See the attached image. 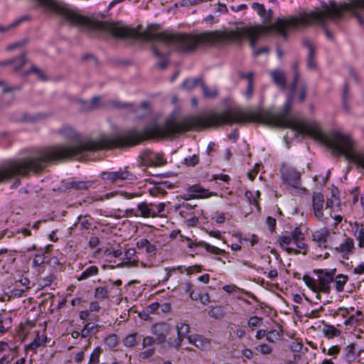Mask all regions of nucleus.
Segmentation results:
<instances>
[{"instance_id":"1","label":"nucleus","mask_w":364,"mask_h":364,"mask_svg":"<svg viewBox=\"0 0 364 364\" xmlns=\"http://www.w3.org/2000/svg\"><path fill=\"white\" fill-rule=\"evenodd\" d=\"M50 10L70 26H77L87 33H97L98 35L108 33L115 38H135L155 43L152 46V51L154 56L159 58L157 65L161 69L167 66L170 48L188 53L199 46L221 48L235 41L249 38L250 46L254 48L257 40L265 32L263 26H257L237 28L235 30L205 31L198 34L173 33L168 31L158 32L157 25H151L140 32L118 23L94 20L57 1Z\"/></svg>"},{"instance_id":"2","label":"nucleus","mask_w":364,"mask_h":364,"mask_svg":"<svg viewBox=\"0 0 364 364\" xmlns=\"http://www.w3.org/2000/svg\"><path fill=\"white\" fill-rule=\"evenodd\" d=\"M186 117L176 121L173 116L164 124L152 120L141 130L129 129L113 136L101 135L95 139L80 140V136L70 127H63L58 133L74 145L58 144L39 149L32 156L8 161L0 168V183L15 176H27L43 171L48 164L70 159L87 151L131 147L145 140L164 139L188 132Z\"/></svg>"},{"instance_id":"3","label":"nucleus","mask_w":364,"mask_h":364,"mask_svg":"<svg viewBox=\"0 0 364 364\" xmlns=\"http://www.w3.org/2000/svg\"><path fill=\"white\" fill-rule=\"evenodd\" d=\"M306 92H289L281 112L274 113L264 109H247L238 107L228 108L222 112L208 111L200 114L186 117L188 131L202 130L218 127L224 124L257 122L264 124L290 128L300 134L309 135L328 146L335 156L343 155L346 160L356 165L364 159V153L353 150L351 138L338 132L328 134L306 121L288 118L291 107L306 100Z\"/></svg>"},{"instance_id":"4","label":"nucleus","mask_w":364,"mask_h":364,"mask_svg":"<svg viewBox=\"0 0 364 364\" xmlns=\"http://www.w3.org/2000/svg\"><path fill=\"white\" fill-rule=\"evenodd\" d=\"M321 9L300 12L298 16H291L288 18H277L269 26V28L280 35L283 38H288L287 28L299 29L306 27L318 26L323 28L326 37L333 40V33L327 28V20L333 21L341 18L343 11L349 9L356 17L359 23L364 26V20L360 16L359 10H364V0H356L349 8L348 4L338 5L334 1L328 4H322Z\"/></svg>"},{"instance_id":"5","label":"nucleus","mask_w":364,"mask_h":364,"mask_svg":"<svg viewBox=\"0 0 364 364\" xmlns=\"http://www.w3.org/2000/svg\"><path fill=\"white\" fill-rule=\"evenodd\" d=\"M314 273L317 274V279L305 274L303 277V281L305 284L314 292L317 293V297L319 293L330 294L331 290V284L333 282L336 269H314Z\"/></svg>"},{"instance_id":"6","label":"nucleus","mask_w":364,"mask_h":364,"mask_svg":"<svg viewBox=\"0 0 364 364\" xmlns=\"http://www.w3.org/2000/svg\"><path fill=\"white\" fill-rule=\"evenodd\" d=\"M304 235L302 232L301 228L299 227H296L289 235H282L279 237V245L289 255L291 254H299L301 253L300 250H298L294 247H288L291 242H293L296 248L300 250H306L307 245L304 242ZM306 250H305L303 254H306Z\"/></svg>"},{"instance_id":"7","label":"nucleus","mask_w":364,"mask_h":364,"mask_svg":"<svg viewBox=\"0 0 364 364\" xmlns=\"http://www.w3.org/2000/svg\"><path fill=\"white\" fill-rule=\"evenodd\" d=\"M280 173L284 183L294 187L299 188L300 186L301 173L295 168L285 164H282L280 167Z\"/></svg>"},{"instance_id":"8","label":"nucleus","mask_w":364,"mask_h":364,"mask_svg":"<svg viewBox=\"0 0 364 364\" xmlns=\"http://www.w3.org/2000/svg\"><path fill=\"white\" fill-rule=\"evenodd\" d=\"M355 246L354 240L350 237H345L343 240L336 247L334 251L339 255L343 259L348 260L354 254Z\"/></svg>"},{"instance_id":"9","label":"nucleus","mask_w":364,"mask_h":364,"mask_svg":"<svg viewBox=\"0 0 364 364\" xmlns=\"http://www.w3.org/2000/svg\"><path fill=\"white\" fill-rule=\"evenodd\" d=\"M151 333L156 339V344H163L166 342L167 336L173 331V328L164 322L154 324L151 328Z\"/></svg>"},{"instance_id":"10","label":"nucleus","mask_w":364,"mask_h":364,"mask_svg":"<svg viewBox=\"0 0 364 364\" xmlns=\"http://www.w3.org/2000/svg\"><path fill=\"white\" fill-rule=\"evenodd\" d=\"M101 178L107 181L110 183H114L117 181H124L129 180L133 181L136 178V176L131 172L127 170H119V171H112V172H102L101 173Z\"/></svg>"},{"instance_id":"11","label":"nucleus","mask_w":364,"mask_h":364,"mask_svg":"<svg viewBox=\"0 0 364 364\" xmlns=\"http://www.w3.org/2000/svg\"><path fill=\"white\" fill-rule=\"evenodd\" d=\"M187 339L190 343L194 345L200 350L208 351L211 348V340L203 335L195 334L188 336Z\"/></svg>"},{"instance_id":"12","label":"nucleus","mask_w":364,"mask_h":364,"mask_svg":"<svg viewBox=\"0 0 364 364\" xmlns=\"http://www.w3.org/2000/svg\"><path fill=\"white\" fill-rule=\"evenodd\" d=\"M324 197L321 193H314L312 196V208L314 216L321 220L323 215Z\"/></svg>"},{"instance_id":"13","label":"nucleus","mask_w":364,"mask_h":364,"mask_svg":"<svg viewBox=\"0 0 364 364\" xmlns=\"http://www.w3.org/2000/svg\"><path fill=\"white\" fill-rule=\"evenodd\" d=\"M183 87L186 90L208 91V87L201 77L186 80L183 83Z\"/></svg>"},{"instance_id":"14","label":"nucleus","mask_w":364,"mask_h":364,"mask_svg":"<svg viewBox=\"0 0 364 364\" xmlns=\"http://www.w3.org/2000/svg\"><path fill=\"white\" fill-rule=\"evenodd\" d=\"M138 218H156V214L154 212V203H147L141 202L137 204Z\"/></svg>"},{"instance_id":"15","label":"nucleus","mask_w":364,"mask_h":364,"mask_svg":"<svg viewBox=\"0 0 364 364\" xmlns=\"http://www.w3.org/2000/svg\"><path fill=\"white\" fill-rule=\"evenodd\" d=\"M303 43L304 46H306L309 50L307 56V67L311 70H314L316 68V62L315 60L316 50L314 44L309 39L304 40Z\"/></svg>"},{"instance_id":"16","label":"nucleus","mask_w":364,"mask_h":364,"mask_svg":"<svg viewBox=\"0 0 364 364\" xmlns=\"http://www.w3.org/2000/svg\"><path fill=\"white\" fill-rule=\"evenodd\" d=\"M330 232L328 228H323L315 231L313 235V240L318 243L320 247H326L327 239L329 237Z\"/></svg>"},{"instance_id":"17","label":"nucleus","mask_w":364,"mask_h":364,"mask_svg":"<svg viewBox=\"0 0 364 364\" xmlns=\"http://www.w3.org/2000/svg\"><path fill=\"white\" fill-rule=\"evenodd\" d=\"M172 188V185L168 181H161L156 183L152 188H149V193L152 196H157L159 195H165L166 193V188Z\"/></svg>"},{"instance_id":"18","label":"nucleus","mask_w":364,"mask_h":364,"mask_svg":"<svg viewBox=\"0 0 364 364\" xmlns=\"http://www.w3.org/2000/svg\"><path fill=\"white\" fill-rule=\"evenodd\" d=\"M146 156L148 158V162L151 166H159L164 165L166 161L164 159V156L161 154H154L151 151H146L145 152Z\"/></svg>"},{"instance_id":"19","label":"nucleus","mask_w":364,"mask_h":364,"mask_svg":"<svg viewBox=\"0 0 364 364\" xmlns=\"http://www.w3.org/2000/svg\"><path fill=\"white\" fill-rule=\"evenodd\" d=\"M93 182L90 181H72L65 183V188H73L77 191L87 190L93 186Z\"/></svg>"},{"instance_id":"20","label":"nucleus","mask_w":364,"mask_h":364,"mask_svg":"<svg viewBox=\"0 0 364 364\" xmlns=\"http://www.w3.org/2000/svg\"><path fill=\"white\" fill-rule=\"evenodd\" d=\"M15 257L11 250L6 248L0 250V267L4 269L6 264L13 263Z\"/></svg>"},{"instance_id":"21","label":"nucleus","mask_w":364,"mask_h":364,"mask_svg":"<svg viewBox=\"0 0 364 364\" xmlns=\"http://www.w3.org/2000/svg\"><path fill=\"white\" fill-rule=\"evenodd\" d=\"M272 80L279 88L285 89L286 87V75L285 73L280 70H275L270 72Z\"/></svg>"},{"instance_id":"22","label":"nucleus","mask_w":364,"mask_h":364,"mask_svg":"<svg viewBox=\"0 0 364 364\" xmlns=\"http://www.w3.org/2000/svg\"><path fill=\"white\" fill-rule=\"evenodd\" d=\"M136 254V250L134 247L129 248L125 252V261L119 264V267L126 266L128 267H136L138 264V260L132 259V257Z\"/></svg>"},{"instance_id":"23","label":"nucleus","mask_w":364,"mask_h":364,"mask_svg":"<svg viewBox=\"0 0 364 364\" xmlns=\"http://www.w3.org/2000/svg\"><path fill=\"white\" fill-rule=\"evenodd\" d=\"M322 333L328 339H331L340 336L341 331L333 325L324 324Z\"/></svg>"},{"instance_id":"24","label":"nucleus","mask_w":364,"mask_h":364,"mask_svg":"<svg viewBox=\"0 0 364 364\" xmlns=\"http://www.w3.org/2000/svg\"><path fill=\"white\" fill-rule=\"evenodd\" d=\"M354 236L358 242V247L364 248V228L363 225L355 222L354 224Z\"/></svg>"},{"instance_id":"25","label":"nucleus","mask_w":364,"mask_h":364,"mask_svg":"<svg viewBox=\"0 0 364 364\" xmlns=\"http://www.w3.org/2000/svg\"><path fill=\"white\" fill-rule=\"evenodd\" d=\"M100 100L99 97H95L90 102L79 100L77 102L82 106L81 109L82 111H88L97 108L99 105Z\"/></svg>"},{"instance_id":"26","label":"nucleus","mask_w":364,"mask_h":364,"mask_svg":"<svg viewBox=\"0 0 364 364\" xmlns=\"http://www.w3.org/2000/svg\"><path fill=\"white\" fill-rule=\"evenodd\" d=\"M348 281V277L346 274H340L338 275L335 274L334 280L335 288L338 292H341L344 289V286Z\"/></svg>"},{"instance_id":"27","label":"nucleus","mask_w":364,"mask_h":364,"mask_svg":"<svg viewBox=\"0 0 364 364\" xmlns=\"http://www.w3.org/2000/svg\"><path fill=\"white\" fill-rule=\"evenodd\" d=\"M99 269L97 266H90L87 267L82 273L77 278L78 281L87 279L93 276L97 275Z\"/></svg>"},{"instance_id":"28","label":"nucleus","mask_w":364,"mask_h":364,"mask_svg":"<svg viewBox=\"0 0 364 364\" xmlns=\"http://www.w3.org/2000/svg\"><path fill=\"white\" fill-rule=\"evenodd\" d=\"M35 74L39 80H46L47 79L46 75L43 70L40 69L35 65H32L30 70L23 71V75H28L29 74Z\"/></svg>"},{"instance_id":"29","label":"nucleus","mask_w":364,"mask_h":364,"mask_svg":"<svg viewBox=\"0 0 364 364\" xmlns=\"http://www.w3.org/2000/svg\"><path fill=\"white\" fill-rule=\"evenodd\" d=\"M26 61V55L25 53L21 55L18 58L11 60V64L14 65V70L16 72L21 71Z\"/></svg>"},{"instance_id":"30","label":"nucleus","mask_w":364,"mask_h":364,"mask_svg":"<svg viewBox=\"0 0 364 364\" xmlns=\"http://www.w3.org/2000/svg\"><path fill=\"white\" fill-rule=\"evenodd\" d=\"M94 296L98 300H105L109 297V291L106 287H99L95 288Z\"/></svg>"},{"instance_id":"31","label":"nucleus","mask_w":364,"mask_h":364,"mask_svg":"<svg viewBox=\"0 0 364 364\" xmlns=\"http://www.w3.org/2000/svg\"><path fill=\"white\" fill-rule=\"evenodd\" d=\"M200 244L201 245V247H204L208 252L214 255H221L225 252L223 250H221L215 246L211 245L204 241H200Z\"/></svg>"},{"instance_id":"32","label":"nucleus","mask_w":364,"mask_h":364,"mask_svg":"<svg viewBox=\"0 0 364 364\" xmlns=\"http://www.w3.org/2000/svg\"><path fill=\"white\" fill-rule=\"evenodd\" d=\"M137 336H138L137 333L128 334L123 339L124 346L126 347H129V348L134 347L137 343V341H136Z\"/></svg>"},{"instance_id":"33","label":"nucleus","mask_w":364,"mask_h":364,"mask_svg":"<svg viewBox=\"0 0 364 364\" xmlns=\"http://www.w3.org/2000/svg\"><path fill=\"white\" fill-rule=\"evenodd\" d=\"M282 336V331L271 330L267 331V340L271 343H274L279 340Z\"/></svg>"},{"instance_id":"34","label":"nucleus","mask_w":364,"mask_h":364,"mask_svg":"<svg viewBox=\"0 0 364 364\" xmlns=\"http://www.w3.org/2000/svg\"><path fill=\"white\" fill-rule=\"evenodd\" d=\"M97 325L91 324L90 323H86L82 331H80L81 338H87L90 333L97 328Z\"/></svg>"},{"instance_id":"35","label":"nucleus","mask_w":364,"mask_h":364,"mask_svg":"<svg viewBox=\"0 0 364 364\" xmlns=\"http://www.w3.org/2000/svg\"><path fill=\"white\" fill-rule=\"evenodd\" d=\"M102 350L100 347L95 348L90 354L87 364H98Z\"/></svg>"},{"instance_id":"36","label":"nucleus","mask_w":364,"mask_h":364,"mask_svg":"<svg viewBox=\"0 0 364 364\" xmlns=\"http://www.w3.org/2000/svg\"><path fill=\"white\" fill-rule=\"evenodd\" d=\"M238 75H239L240 77H241V78L247 79V87L246 91H252L253 89V82H252L253 73L250 72L248 73H245L242 72H239Z\"/></svg>"},{"instance_id":"37","label":"nucleus","mask_w":364,"mask_h":364,"mask_svg":"<svg viewBox=\"0 0 364 364\" xmlns=\"http://www.w3.org/2000/svg\"><path fill=\"white\" fill-rule=\"evenodd\" d=\"M183 164L187 166H195L199 163V157L196 154L189 156L183 159Z\"/></svg>"},{"instance_id":"38","label":"nucleus","mask_w":364,"mask_h":364,"mask_svg":"<svg viewBox=\"0 0 364 364\" xmlns=\"http://www.w3.org/2000/svg\"><path fill=\"white\" fill-rule=\"evenodd\" d=\"M26 19H27L26 17H22L20 19L16 20V21L8 26H0V33H6L10 31L11 29L18 26L22 21H23Z\"/></svg>"},{"instance_id":"39","label":"nucleus","mask_w":364,"mask_h":364,"mask_svg":"<svg viewBox=\"0 0 364 364\" xmlns=\"http://www.w3.org/2000/svg\"><path fill=\"white\" fill-rule=\"evenodd\" d=\"M105 343L110 348H114L118 344V338L116 334H110L105 338Z\"/></svg>"},{"instance_id":"40","label":"nucleus","mask_w":364,"mask_h":364,"mask_svg":"<svg viewBox=\"0 0 364 364\" xmlns=\"http://www.w3.org/2000/svg\"><path fill=\"white\" fill-rule=\"evenodd\" d=\"M321 350L323 353L332 355L333 358H336L341 351V347L338 346H331L328 350H326V348L323 347Z\"/></svg>"},{"instance_id":"41","label":"nucleus","mask_w":364,"mask_h":364,"mask_svg":"<svg viewBox=\"0 0 364 364\" xmlns=\"http://www.w3.org/2000/svg\"><path fill=\"white\" fill-rule=\"evenodd\" d=\"M208 315L214 318H220L223 315V309L221 306L213 307L208 311Z\"/></svg>"},{"instance_id":"42","label":"nucleus","mask_w":364,"mask_h":364,"mask_svg":"<svg viewBox=\"0 0 364 364\" xmlns=\"http://www.w3.org/2000/svg\"><path fill=\"white\" fill-rule=\"evenodd\" d=\"M255 348L257 351L264 355L270 354L273 350L272 348L266 343L259 345Z\"/></svg>"},{"instance_id":"43","label":"nucleus","mask_w":364,"mask_h":364,"mask_svg":"<svg viewBox=\"0 0 364 364\" xmlns=\"http://www.w3.org/2000/svg\"><path fill=\"white\" fill-rule=\"evenodd\" d=\"M45 255L44 254H38L35 255L32 261L33 267H40L45 262Z\"/></svg>"},{"instance_id":"44","label":"nucleus","mask_w":364,"mask_h":364,"mask_svg":"<svg viewBox=\"0 0 364 364\" xmlns=\"http://www.w3.org/2000/svg\"><path fill=\"white\" fill-rule=\"evenodd\" d=\"M176 331L177 333H182L187 336L190 331V326L186 323H180L176 326Z\"/></svg>"},{"instance_id":"45","label":"nucleus","mask_w":364,"mask_h":364,"mask_svg":"<svg viewBox=\"0 0 364 364\" xmlns=\"http://www.w3.org/2000/svg\"><path fill=\"white\" fill-rule=\"evenodd\" d=\"M3 352H8L7 354H14L16 353L15 348H11L8 343L0 341V353Z\"/></svg>"},{"instance_id":"46","label":"nucleus","mask_w":364,"mask_h":364,"mask_svg":"<svg viewBox=\"0 0 364 364\" xmlns=\"http://www.w3.org/2000/svg\"><path fill=\"white\" fill-rule=\"evenodd\" d=\"M262 318L258 316H252L248 319L247 325L249 327L253 328L258 326L262 322Z\"/></svg>"},{"instance_id":"47","label":"nucleus","mask_w":364,"mask_h":364,"mask_svg":"<svg viewBox=\"0 0 364 364\" xmlns=\"http://www.w3.org/2000/svg\"><path fill=\"white\" fill-rule=\"evenodd\" d=\"M156 343V339L152 336H146L143 338L142 346L143 348L153 346Z\"/></svg>"},{"instance_id":"48","label":"nucleus","mask_w":364,"mask_h":364,"mask_svg":"<svg viewBox=\"0 0 364 364\" xmlns=\"http://www.w3.org/2000/svg\"><path fill=\"white\" fill-rule=\"evenodd\" d=\"M294 79L292 82V89H296V85L298 83L299 79V66L297 63L294 64Z\"/></svg>"},{"instance_id":"49","label":"nucleus","mask_w":364,"mask_h":364,"mask_svg":"<svg viewBox=\"0 0 364 364\" xmlns=\"http://www.w3.org/2000/svg\"><path fill=\"white\" fill-rule=\"evenodd\" d=\"M166 204L164 203H161L157 205L154 204V212L156 214V218L157 216H162L161 215V213H163L165 210Z\"/></svg>"},{"instance_id":"50","label":"nucleus","mask_w":364,"mask_h":364,"mask_svg":"<svg viewBox=\"0 0 364 364\" xmlns=\"http://www.w3.org/2000/svg\"><path fill=\"white\" fill-rule=\"evenodd\" d=\"M15 357L16 353L14 354H5L0 358V364H9Z\"/></svg>"},{"instance_id":"51","label":"nucleus","mask_w":364,"mask_h":364,"mask_svg":"<svg viewBox=\"0 0 364 364\" xmlns=\"http://www.w3.org/2000/svg\"><path fill=\"white\" fill-rule=\"evenodd\" d=\"M266 224L270 232H274L276 226V220L274 218L268 216L266 219Z\"/></svg>"},{"instance_id":"52","label":"nucleus","mask_w":364,"mask_h":364,"mask_svg":"<svg viewBox=\"0 0 364 364\" xmlns=\"http://www.w3.org/2000/svg\"><path fill=\"white\" fill-rule=\"evenodd\" d=\"M46 340H41L40 338H36L33 342H31L28 347L31 349H36L38 347H40L46 343Z\"/></svg>"},{"instance_id":"53","label":"nucleus","mask_w":364,"mask_h":364,"mask_svg":"<svg viewBox=\"0 0 364 364\" xmlns=\"http://www.w3.org/2000/svg\"><path fill=\"white\" fill-rule=\"evenodd\" d=\"M154 349L149 348L139 353V357L141 360H146L154 354Z\"/></svg>"},{"instance_id":"54","label":"nucleus","mask_w":364,"mask_h":364,"mask_svg":"<svg viewBox=\"0 0 364 364\" xmlns=\"http://www.w3.org/2000/svg\"><path fill=\"white\" fill-rule=\"evenodd\" d=\"M41 6H46L51 9L53 5L56 3L54 0H36Z\"/></svg>"},{"instance_id":"55","label":"nucleus","mask_w":364,"mask_h":364,"mask_svg":"<svg viewBox=\"0 0 364 364\" xmlns=\"http://www.w3.org/2000/svg\"><path fill=\"white\" fill-rule=\"evenodd\" d=\"M55 278V277L53 274H50L49 276L43 279L40 285H41L42 287L49 286L54 281Z\"/></svg>"},{"instance_id":"56","label":"nucleus","mask_w":364,"mask_h":364,"mask_svg":"<svg viewBox=\"0 0 364 364\" xmlns=\"http://www.w3.org/2000/svg\"><path fill=\"white\" fill-rule=\"evenodd\" d=\"M106 255H113L114 257H119L122 255V251L119 250L107 249L105 252Z\"/></svg>"},{"instance_id":"57","label":"nucleus","mask_w":364,"mask_h":364,"mask_svg":"<svg viewBox=\"0 0 364 364\" xmlns=\"http://www.w3.org/2000/svg\"><path fill=\"white\" fill-rule=\"evenodd\" d=\"M252 7L260 15L264 14L266 11L264 6L259 3H253Z\"/></svg>"},{"instance_id":"58","label":"nucleus","mask_w":364,"mask_h":364,"mask_svg":"<svg viewBox=\"0 0 364 364\" xmlns=\"http://www.w3.org/2000/svg\"><path fill=\"white\" fill-rule=\"evenodd\" d=\"M27 43V41L26 40H23V41H18V42H16L14 44H11V45H9L8 47H7V50H14V49H16V48H18L23 46H24L26 43Z\"/></svg>"},{"instance_id":"59","label":"nucleus","mask_w":364,"mask_h":364,"mask_svg":"<svg viewBox=\"0 0 364 364\" xmlns=\"http://www.w3.org/2000/svg\"><path fill=\"white\" fill-rule=\"evenodd\" d=\"M200 302L203 305H207L208 304L211 302L210 297L208 293H205L200 294V297L199 299Z\"/></svg>"},{"instance_id":"60","label":"nucleus","mask_w":364,"mask_h":364,"mask_svg":"<svg viewBox=\"0 0 364 364\" xmlns=\"http://www.w3.org/2000/svg\"><path fill=\"white\" fill-rule=\"evenodd\" d=\"M20 284L21 286L25 287V289L28 290L30 289L29 284L30 280L27 277H21L18 281L16 282V286Z\"/></svg>"},{"instance_id":"61","label":"nucleus","mask_w":364,"mask_h":364,"mask_svg":"<svg viewBox=\"0 0 364 364\" xmlns=\"http://www.w3.org/2000/svg\"><path fill=\"white\" fill-rule=\"evenodd\" d=\"M124 215H125L126 217H128V218H131V217H136V218H138V211H137V208H136V209H134V208H129V209L125 210Z\"/></svg>"},{"instance_id":"62","label":"nucleus","mask_w":364,"mask_h":364,"mask_svg":"<svg viewBox=\"0 0 364 364\" xmlns=\"http://www.w3.org/2000/svg\"><path fill=\"white\" fill-rule=\"evenodd\" d=\"M27 291L26 289H18V288H14L12 291H11V294L12 296H15V297H21L24 295V293Z\"/></svg>"},{"instance_id":"63","label":"nucleus","mask_w":364,"mask_h":364,"mask_svg":"<svg viewBox=\"0 0 364 364\" xmlns=\"http://www.w3.org/2000/svg\"><path fill=\"white\" fill-rule=\"evenodd\" d=\"M159 306L158 302L152 303L146 307V311L149 314H153L159 309Z\"/></svg>"},{"instance_id":"64","label":"nucleus","mask_w":364,"mask_h":364,"mask_svg":"<svg viewBox=\"0 0 364 364\" xmlns=\"http://www.w3.org/2000/svg\"><path fill=\"white\" fill-rule=\"evenodd\" d=\"M156 250V246L154 244H151L150 242L146 247V252L149 255H155Z\"/></svg>"}]
</instances>
